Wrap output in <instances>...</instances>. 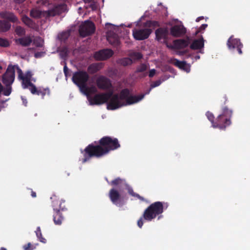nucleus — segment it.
Segmentation results:
<instances>
[{"label": "nucleus", "mask_w": 250, "mask_h": 250, "mask_svg": "<svg viewBox=\"0 0 250 250\" xmlns=\"http://www.w3.org/2000/svg\"><path fill=\"white\" fill-rule=\"evenodd\" d=\"M190 43L189 37L186 39H177L173 42L172 48L176 49H184L188 47Z\"/></svg>", "instance_id": "obj_17"}, {"label": "nucleus", "mask_w": 250, "mask_h": 250, "mask_svg": "<svg viewBox=\"0 0 250 250\" xmlns=\"http://www.w3.org/2000/svg\"><path fill=\"white\" fill-rule=\"evenodd\" d=\"M22 21L29 27L34 28L36 26L35 23L29 18L27 16H24L22 17Z\"/></svg>", "instance_id": "obj_28"}, {"label": "nucleus", "mask_w": 250, "mask_h": 250, "mask_svg": "<svg viewBox=\"0 0 250 250\" xmlns=\"http://www.w3.org/2000/svg\"><path fill=\"white\" fill-rule=\"evenodd\" d=\"M104 67V63L102 62H95L90 64L87 67V73L90 74H94Z\"/></svg>", "instance_id": "obj_20"}, {"label": "nucleus", "mask_w": 250, "mask_h": 250, "mask_svg": "<svg viewBox=\"0 0 250 250\" xmlns=\"http://www.w3.org/2000/svg\"><path fill=\"white\" fill-rule=\"evenodd\" d=\"M145 26L147 28L133 30V36L136 40L142 41L147 39L152 31L149 28L158 26V22L156 21H148L145 23Z\"/></svg>", "instance_id": "obj_7"}, {"label": "nucleus", "mask_w": 250, "mask_h": 250, "mask_svg": "<svg viewBox=\"0 0 250 250\" xmlns=\"http://www.w3.org/2000/svg\"><path fill=\"white\" fill-rule=\"evenodd\" d=\"M33 43L37 47H42L43 46V41L41 37H38L34 39Z\"/></svg>", "instance_id": "obj_37"}, {"label": "nucleus", "mask_w": 250, "mask_h": 250, "mask_svg": "<svg viewBox=\"0 0 250 250\" xmlns=\"http://www.w3.org/2000/svg\"><path fill=\"white\" fill-rule=\"evenodd\" d=\"M0 17L9 22L17 23L19 21L17 17L14 13L9 11L0 12Z\"/></svg>", "instance_id": "obj_18"}, {"label": "nucleus", "mask_w": 250, "mask_h": 250, "mask_svg": "<svg viewBox=\"0 0 250 250\" xmlns=\"http://www.w3.org/2000/svg\"><path fill=\"white\" fill-rule=\"evenodd\" d=\"M121 63L123 66L131 65L132 63V60L129 58H124L121 60Z\"/></svg>", "instance_id": "obj_36"}, {"label": "nucleus", "mask_w": 250, "mask_h": 250, "mask_svg": "<svg viewBox=\"0 0 250 250\" xmlns=\"http://www.w3.org/2000/svg\"><path fill=\"white\" fill-rule=\"evenodd\" d=\"M11 23L4 20H0V31L6 32L11 28Z\"/></svg>", "instance_id": "obj_26"}, {"label": "nucleus", "mask_w": 250, "mask_h": 250, "mask_svg": "<svg viewBox=\"0 0 250 250\" xmlns=\"http://www.w3.org/2000/svg\"><path fill=\"white\" fill-rule=\"evenodd\" d=\"M151 89H152V88H151V87H150V88H149L148 90H147V91L146 92V93H145V94H141V95H138V96H136V97H139V96H141V95H144L143 98L141 100H142L144 98V97H145V95H146V94H148L149 93V92H150V91H151Z\"/></svg>", "instance_id": "obj_49"}, {"label": "nucleus", "mask_w": 250, "mask_h": 250, "mask_svg": "<svg viewBox=\"0 0 250 250\" xmlns=\"http://www.w3.org/2000/svg\"><path fill=\"white\" fill-rule=\"evenodd\" d=\"M22 81V86L24 89L28 88L31 93L33 95H41L42 99L47 94H50V90L48 88L39 87L36 86L31 83V80L23 79Z\"/></svg>", "instance_id": "obj_8"}, {"label": "nucleus", "mask_w": 250, "mask_h": 250, "mask_svg": "<svg viewBox=\"0 0 250 250\" xmlns=\"http://www.w3.org/2000/svg\"><path fill=\"white\" fill-rule=\"evenodd\" d=\"M63 72L66 78L70 76V74H69V69L66 64L63 67Z\"/></svg>", "instance_id": "obj_43"}, {"label": "nucleus", "mask_w": 250, "mask_h": 250, "mask_svg": "<svg viewBox=\"0 0 250 250\" xmlns=\"http://www.w3.org/2000/svg\"><path fill=\"white\" fill-rule=\"evenodd\" d=\"M89 78V77L87 72L79 70L73 74L72 80L80 88L81 90H83V87H85V86L86 85Z\"/></svg>", "instance_id": "obj_9"}, {"label": "nucleus", "mask_w": 250, "mask_h": 250, "mask_svg": "<svg viewBox=\"0 0 250 250\" xmlns=\"http://www.w3.org/2000/svg\"><path fill=\"white\" fill-rule=\"evenodd\" d=\"M113 55V52L109 49H104L96 52L94 54V58L97 61L106 60Z\"/></svg>", "instance_id": "obj_15"}, {"label": "nucleus", "mask_w": 250, "mask_h": 250, "mask_svg": "<svg viewBox=\"0 0 250 250\" xmlns=\"http://www.w3.org/2000/svg\"><path fill=\"white\" fill-rule=\"evenodd\" d=\"M83 91L87 96V98H88L90 97L89 94L90 93H94L97 92L96 88L94 87H88L86 85L85 86V87H83V90H81Z\"/></svg>", "instance_id": "obj_27"}, {"label": "nucleus", "mask_w": 250, "mask_h": 250, "mask_svg": "<svg viewBox=\"0 0 250 250\" xmlns=\"http://www.w3.org/2000/svg\"><path fill=\"white\" fill-rule=\"evenodd\" d=\"M206 115L208 120L211 123L212 126L214 128V124L215 123V119L214 115L209 111H207Z\"/></svg>", "instance_id": "obj_34"}, {"label": "nucleus", "mask_w": 250, "mask_h": 250, "mask_svg": "<svg viewBox=\"0 0 250 250\" xmlns=\"http://www.w3.org/2000/svg\"><path fill=\"white\" fill-rule=\"evenodd\" d=\"M66 11L67 5L63 3L56 5L47 11H42L37 9H33L30 11V16L35 18L44 17L47 19L60 15Z\"/></svg>", "instance_id": "obj_4"}, {"label": "nucleus", "mask_w": 250, "mask_h": 250, "mask_svg": "<svg viewBox=\"0 0 250 250\" xmlns=\"http://www.w3.org/2000/svg\"><path fill=\"white\" fill-rule=\"evenodd\" d=\"M149 67V64L141 63L138 65L136 70V73H141L146 71Z\"/></svg>", "instance_id": "obj_30"}, {"label": "nucleus", "mask_w": 250, "mask_h": 250, "mask_svg": "<svg viewBox=\"0 0 250 250\" xmlns=\"http://www.w3.org/2000/svg\"><path fill=\"white\" fill-rule=\"evenodd\" d=\"M130 57L132 60H139L142 58L143 55L140 52H135L130 54Z\"/></svg>", "instance_id": "obj_35"}, {"label": "nucleus", "mask_w": 250, "mask_h": 250, "mask_svg": "<svg viewBox=\"0 0 250 250\" xmlns=\"http://www.w3.org/2000/svg\"><path fill=\"white\" fill-rule=\"evenodd\" d=\"M26 0H13V1L16 3H18V4H20V3H21L22 2H23L24 1H25Z\"/></svg>", "instance_id": "obj_50"}, {"label": "nucleus", "mask_w": 250, "mask_h": 250, "mask_svg": "<svg viewBox=\"0 0 250 250\" xmlns=\"http://www.w3.org/2000/svg\"><path fill=\"white\" fill-rule=\"evenodd\" d=\"M168 34V30L165 28H159L155 31L156 38L158 41L161 40H166Z\"/></svg>", "instance_id": "obj_22"}, {"label": "nucleus", "mask_w": 250, "mask_h": 250, "mask_svg": "<svg viewBox=\"0 0 250 250\" xmlns=\"http://www.w3.org/2000/svg\"><path fill=\"white\" fill-rule=\"evenodd\" d=\"M36 236L38 238L40 242L43 243H46V239L42 237L41 228L40 227H37L36 231H35Z\"/></svg>", "instance_id": "obj_31"}, {"label": "nucleus", "mask_w": 250, "mask_h": 250, "mask_svg": "<svg viewBox=\"0 0 250 250\" xmlns=\"http://www.w3.org/2000/svg\"><path fill=\"white\" fill-rule=\"evenodd\" d=\"M32 42V40L30 36H26L15 39V42L17 44H20L24 47L29 46Z\"/></svg>", "instance_id": "obj_23"}, {"label": "nucleus", "mask_w": 250, "mask_h": 250, "mask_svg": "<svg viewBox=\"0 0 250 250\" xmlns=\"http://www.w3.org/2000/svg\"><path fill=\"white\" fill-rule=\"evenodd\" d=\"M207 27V24H203L202 25H201V26L199 27V29L196 31V35L201 32L202 30H204Z\"/></svg>", "instance_id": "obj_42"}, {"label": "nucleus", "mask_w": 250, "mask_h": 250, "mask_svg": "<svg viewBox=\"0 0 250 250\" xmlns=\"http://www.w3.org/2000/svg\"><path fill=\"white\" fill-rule=\"evenodd\" d=\"M130 91L128 88L122 89L120 94L109 92L96 94L93 97L87 98L90 105H101L107 103V109L115 110L121 107L137 103L141 101L144 95L139 97L129 96Z\"/></svg>", "instance_id": "obj_1"}, {"label": "nucleus", "mask_w": 250, "mask_h": 250, "mask_svg": "<svg viewBox=\"0 0 250 250\" xmlns=\"http://www.w3.org/2000/svg\"><path fill=\"white\" fill-rule=\"evenodd\" d=\"M64 220V217L61 211H54L53 214V221L55 225H61Z\"/></svg>", "instance_id": "obj_25"}, {"label": "nucleus", "mask_w": 250, "mask_h": 250, "mask_svg": "<svg viewBox=\"0 0 250 250\" xmlns=\"http://www.w3.org/2000/svg\"><path fill=\"white\" fill-rule=\"evenodd\" d=\"M32 73L30 71H28L26 72L23 79L31 80L32 78Z\"/></svg>", "instance_id": "obj_44"}, {"label": "nucleus", "mask_w": 250, "mask_h": 250, "mask_svg": "<svg viewBox=\"0 0 250 250\" xmlns=\"http://www.w3.org/2000/svg\"><path fill=\"white\" fill-rule=\"evenodd\" d=\"M15 76V66L9 65L2 76V82L5 86L3 95L8 96L11 94L12 91L11 85L14 81Z\"/></svg>", "instance_id": "obj_6"}, {"label": "nucleus", "mask_w": 250, "mask_h": 250, "mask_svg": "<svg viewBox=\"0 0 250 250\" xmlns=\"http://www.w3.org/2000/svg\"><path fill=\"white\" fill-rule=\"evenodd\" d=\"M0 250H7V249L5 248H3V247H1L0 249Z\"/></svg>", "instance_id": "obj_55"}, {"label": "nucleus", "mask_w": 250, "mask_h": 250, "mask_svg": "<svg viewBox=\"0 0 250 250\" xmlns=\"http://www.w3.org/2000/svg\"><path fill=\"white\" fill-rule=\"evenodd\" d=\"M186 32V28L183 25H175L172 26L170 29L171 36L176 38L183 36Z\"/></svg>", "instance_id": "obj_16"}, {"label": "nucleus", "mask_w": 250, "mask_h": 250, "mask_svg": "<svg viewBox=\"0 0 250 250\" xmlns=\"http://www.w3.org/2000/svg\"><path fill=\"white\" fill-rule=\"evenodd\" d=\"M107 40L110 43L113 45L118 46L120 44L119 40L116 35H115L113 38L108 36L107 37Z\"/></svg>", "instance_id": "obj_29"}, {"label": "nucleus", "mask_w": 250, "mask_h": 250, "mask_svg": "<svg viewBox=\"0 0 250 250\" xmlns=\"http://www.w3.org/2000/svg\"><path fill=\"white\" fill-rule=\"evenodd\" d=\"M188 52V49H186V50H185L179 51L178 54L179 55H184L186 54V53H187Z\"/></svg>", "instance_id": "obj_48"}, {"label": "nucleus", "mask_w": 250, "mask_h": 250, "mask_svg": "<svg viewBox=\"0 0 250 250\" xmlns=\"http://www.w3.org/2000/svg\"><path fill=\"white\" fill-rule=\"evenodd\" d=\"M110 185L113 186H119V187H124L128 191V193L132 196L135 197L139 199L142 201H145V198L140 196L139 194L134 192L132 188L128 185L125 180L118 177L110 182Z\"/></svg>", "instance_id": "obj_10"}, {"label": "nucleus", "mask_w": 250, "mask_h": 250, "mask_svg": "<svg viewBox=\"0 0 250 250\" xmlns=\"http://www.w3.org/2000/svg\"><path fill=\"white\" fill-rule=\"evenodd\" d=\"M96 83L100 89L108 90L112 87V83L110 79L103 75L97 78Z\"/></svg>", "instance_id": "obj_13"}, {"label": "nucleus", "mask_w": 250, "mask_h": 250, "mask_svg": "<svg viewBox=\"0 0 250 250\" xmlns=\"http://www.w3.org/2000/svg\"><path fill=\"white\" fill-rule=\"evenodd\" d=\"M10 45L9 41L6 39L0 37V46L2 47H7Z\"/></svg>", "instance_id": "obj_38"}, {"label": "nucleus", "mask_w": 250, "mask_h": 250, "mask_svg": "<svg viewBox=\"0 0 250 250\" xmlns=\"http://www.w3.org/2000/svg\"><path fill=\"white\" fill-rule=\"evenodd\" d=\"M15 31L16 34L19 36H22L25 34V29L21 26H17Z\"/></svg>", "instance_id": "obj_33"}, {"label": "nucleus", "mask_w": 250, "mask_h": 250, "mask_svg": "<svg viewBox=\"0 0 250 250\" xmlns=\"http://www.w3.org/2000/svg\"><path fill=\"white\" fill-rule=\"evenodd\" d=\"M52 207L54 211H64L66 209L65 201L61 200H54L52 202Z\"/></svg>", "instance_id": "obj_19"}, {"label": "nucleus", "mask_w": 250, "mask_h": 250, "mask_svg": "<svg viewBox=\"0 0 250 250\" xmlns=\"http://www.w3.org/2000/svg\"><path fill=\"white\" fill-rule=\"evenodd\" d=\"M223 98H224V104H226V102L227 101V98L226 96H224V97H223Z\"/></svg>", "instance_id": "obj_54"}, {"label": "nucleus", "mask_w": 250, "mask_h": 250, "mask_svg": "<svg viewBox=\"0 0 250 250\" xmlns=\"http://www.w3.org/2000/svg\"><path fill=\"white\" fill-rule=\"evenodd\" d=\"M22 102H23V103L24 104V105L26 106V104H27V100L26 99H24L22 97Z\"/></svg>", "instance_id": "obj_53"}, {"label": "nucleus", "mask_w": 250, "mask_h": 250, "mask_svg": "<svg viewBox=\"0 0 250 250\" xmlns=\"http://www.w3.org/2000/svg\"><path fill=\"white\" fill-rule=\"evenodd\" d=\"M23 248L24 250H33L35 249V247L31 245L30 243L23 246Z\"/></svg>", "instance_id": "obj_39"}, {"label": "nucleus", "mask_w": 250, "mask_h": 250, "mask_svg": "<svg viewBox=\"0 0 250 250\" xmlns=\"http://www.w3.org/2000/svg\"><path fill=\"white\" fill-rule=\"evenodd\" d=\"M203 19H204V17H203V16L198 17L196 20V21L199 22L200 20H203Z\"/></svg>", "instance_id": "obj_52"}, {"label": "nucleus", "mask_w": 250, "mask_h": 250, "mask_svg": "<svg viewBox=\"0 0 250 250\" xmlns=\"http://www.w3.org/2000/svg\"><path fill=\"white\" fill-rule=\"evenodd\" d=\"M10 98H8L6 99L2 100L0 99V107H4L3 105L8 101H9Z\"/></svg>", "instance_id": "obj_46"}, {"label": "nucleus", "mask_w": 250, "mask_h": 250, "mask_svg": "<svg viewBox=\"0 0 250 250\" xmlns=\"http://www.w3.org/2000/svg\"><path fill=\"white\" fill-rule=\"evenodd\" d=\"M167 203H163L161 202H155L150 205L144 211L141 217L137 221V225L141 228L144 224L143 219L150 222L158 216V219L162 217L161 214L163 212L165 208H167Z\"/></svg>", "instance_id": "obj_3"}, {"label": "nucleus", "mask_w": 250, "mask_h": 250, "mask_svg": "<svg viewBox=\"0 0 250 250\" xmlns=\"http://www.w3.org/2000/svg\"><path fill=\"white\" fill-rule=\"evenodd\" d=\"M95 31V26L94 23L89 21H85L82 24L79 29L80 36L85 37L93 34Z\"/></svg>", "instance_id": "obj_11"}, {"label": "nucleus", "mask_w": 250, "mask_h": 250, "mask_svg": "<svg viewBox=\"0 0 250 250\" xmlns=\"http://www.w3.org/2000/svg\"><path fill=\"white\" fill-rule=\"evenodd\" d=\"M173 63L175 66L188 73L189 72L190 70V65L187 64L185 61H180L176 59H174L173 60Z\"/></svg>", "instance_id": "obj_21"}, {"label": "nucleus", "mask_w": 250, "mask_h": 250, "mask_svg": "<svg viewBox=\"0 0 250 250\" xmlns=\"http://www.w3.org/2000/svg\"><path fill=\"white\" fill-rule=\"evenodd\" d=\"M155 73H156V70L155 69H151V70H150V71L149 72L148 76L150 78H152L154 76Z\"/></svg>", "instance_id": "obj_45"}, {"label": "nucleus", "mask_w": 250, "mask_h": 250, "mask_svg": "<svg viewBox=\"0 0 250 250\" xmlns=\"http://www.w3.org/2000/svg\"><path fill=\"white\" fill-rule=\"evenodd\" d=\"M199 58H200V56H196V59H199Z\"/></svg>", "instance_id": "obj_56"}, {"label": "nucleus", "mask_w": 250, "mask_h": 250, "mask_svg": "<svg viewBox=\"0 0 250 250\" xmlns=\"http://www.w3.org/2000/svg\"><path fill=\"white\" fill-rule=\"evenodd\" d=\"M161 83H162V82L160 80H157V81L154 82L150 85L151 88H153L155 87L159 86L161 84Z\"/></svg>", "instance_id": "obj_41"}, {"label": "nucleus", "mask_w": 250, "mask_h": 250, "mask_svg": "<svg viewBox=\"0 0 250 250\" xmlns=\"http://www.w3.org/2000/svg\"><path fill=\"white\" fill-rule=\"evenodd\" d=\"M227 45L229 49L234 50L236 48L239 54H242V48L243 45L240 39L234 38L233 36L232 35L228 40Z\"/></svg>", "instance_id": "obj_12"}, {"label": "nucleus", "mask_w": 250, "mask_h": 250, "mask_svg": "<svg viewBox=\"0 0 250 250\" xmlns=\"http://www.w3.org/2000/svg\"><path fill=\"white\" fill-rule=\"evenodd\" d=\"M18 74V78L20 80H22L24 76L23 75V72L21 68H19L18 66H17Z\"/></svg>", "instance_id": "obj_40"}, {"label": "nucleus", "mask_w": 250, "mask_h": 250, "mask_svg": "<svg viewBox=\"0 0 250 250\" xmlns=\"http://www.w3.org/2000/svg\"><path fill=\"white\" fill-rule=\"evenodd\" d=\"M31 196L33 197V198H35L36 197L37 195H36V193L33 191V190H31Z\"/></svg>", "instance_id": "obj_51"}, {"label": "nucleus", "mask_w": 250, "mask_h": 250, "mask_svg": "<svg viewBox=\"0 0 250 250\" xmlns=\"http://www.w3.org/2000/svg\"><path fill=\"white\" fill-rule=\"evenodd\" d=\"M222 114L215 119L214 128L225 130L231 123L230 119L232 117V111L225 106L222 107Z\"/></svg>", "instance_id": "obj_5"}, {"label": "nucleus", "mask_w": 250, "mask_h": 250, "mask_svg": "<svg viewBox=\"0 0 250 250\" xmlns=\"http://www.w3.org/2000/svg\"><path fill=\"white\" fill-rule=\"evenodd\" d=\"M109 197L112 203L119 207H121L123 205L124 203L122 202L121 195L119 192L114 188H111L109 192Z\"/></svg>", "instance_id": "obj_14"}, {"label": "nucleus", "mask_w": 250, "mask_h": 250, "mask_svg": "<svg viewBox=\"0 0 250 250\" xmlns=\"http://www.w3.org/2000/svg\"><path fill=\"white\" fill-rule=\"evenodd\" d=\"M120 147V145L117 138L104 136L99 140L98 144L95 141L94 144L88 145L83 150H81L84 157L82 162L85 163L92 157H102Z\"/></svg>", "instance_id": "obj_2"}, {"label": "nucleus", "mask_w": 250, "mask_h": 250, "mask_svg": "<svg viewBox=\"0 0 250 250\" xmlns=\"http://www.w3.org/2000/svg\"><path fill=\"white\" fill-rule=\"evenodd\" d=\"M69 36H70L69 32H68V31L63 32L59 35L58 38H59V40H60L61 41L64 42L68 39Z\"/></svg>", "instance_id": "obj_32"}, {"label": "nucleus", "mask_w": 250, "mask_h": 250, "mask_svg": "<svg viewBox=\"0 0 250 250\" xmlns=\"http://www.w3.org/2000/svg\"><path fill=\"white\" fill-rule=\"evenodd\" d=\"M43 52H37L35 53L34 56L36 58H39L42 56Z\"/></svg>", "instance_id": "obj_47"}, {"label": "nucleus", "mask_w": 250, "mask_h": 250, "mask_svg": "<svg viewBox=\"0 0 250 250\" xmlns=\"http://www.w3.org/2000/svg\"><path fill=\"white\" fill-rule=\"evenodd\" d=\"M204 46V41L203 37L200 39L195 40L190 46L192 50H198L203 48Z\"/></svg>", "instance_id": "obj_24"}]
</instances>
